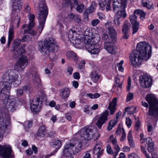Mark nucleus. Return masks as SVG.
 I'll use <instances>...</instances> for the list:
<instances>
[{
  "label": "nucleus",
  "instance_id": "6",
  "mask_svg": "<svg viewBox=\"0 0 158 158\" xmlns=\"http://www.w3.org/2000/svg\"><path fill=\"white\" fill-rule=\"evenodd\" d=\"M146 99L149 105L148 115L154 118H158V99L152 94L147 95Z\"/></svg>",
  "mask_w": 158,
  "mask_h": 158
},
{
  "label": "nucleus",
  "instance_id": "23",
  "mask_svg": "<svg viewBox=\"0 0 158 158\" xmlns=\"http://www.w3.org/2000/svg\"><path fill=\"white\" fill-rule=\"evenodd\" d=\"M68 20V19L65 18L64 15H58L57 25L60 26V27H63L64 24H66L67 23Z\"/></svg>",
  "mask_w": 158,
  "mask_h": 158
},
{
  "label": "nucleus",
  "instance_id": "60",
  "mask_svg": "<svg viewBox=\"0 0 158 158\" xmlns=\"http://www.w3.org/2000/svg\"><path fill=\"white\" fill-rule=\"evenodd\" d=\"M27 17L30 21H35L34 20L35 18V17L34 14L30 13H29Z\"/></svg>",
  "mask_w": 158,
  "mask_h": 158
},
{
  "label": "nucleus",
  "instance_id": "63",
  "mask_svg": "<svg viewBox=\"0 0 158 158\" xmlns=\"http://www.w3.org/2000/svg\"><path fill=\"white\" fill-rule=\"evenodd\" d=\"M100 22V21L98 19L92 20L91 22V24L93 26H97Z\"/></svg>",
  "mask_w": 158,
  "mask_h": 158
},
{
  "label": "nucleus",
  "instance_id": "36",
  "mask_svg": "<svg viewBox=\"0 0 158 158\" xmlns=\"http://www.w3.org/2000/svg\"><path fill=\"white\" fill-rule=\"evenodd\" d=\"M143 6L147 8L150 9L153 6L152 3L148 0H142Z\"/></svg>",
  "mask_w": 158,
  "mask_h": 158
},
{
  "label": "nucleus",
  "instance_id": "37",
  "mask_svg": "<svg viewBox=\"0 0 158 158\" xmlns=\"http://www.w3.org/2000/svg\"><path fill=\"white\" fill-rule=\"evenodd\" d=\"M97 5L94 1H93L91 3L90 6L87 9V13H91L95 9Z\"/></svg>",
  "mask_w": 158,
  "mask_h": 158
},
{
  "label": "nucleus",
  "instance_id": "32",
  "mask_svg": "<svg viewBox=\"0 0 158 158\" xmlns=\"http://www.w3.org/2000/svg\"><path fill=\"white\" fill-rule=\"evenodd\" d=\"M79 37V35L74 30H69L68 33V38L70 41L71 40L73 39L75 37Z\"/></svg>",
  "mask_w": 158,
  "mask_h": 158
},
{
  "label": "nucleus",
  "instance_id": "53",
  "mask_svg": "<svg viewBox=\"0 0 158 158\" xmlns=\"http://www.w3.org/2000/svg\"><path fill=\"white\" fill-rule=\"evenodd\" d=\"M128 158H140L139 155L135 153H132L128 155Z\"/></svg>",
  "mask_w": 158,
  "mask_h": 158
},
{
  "label": "nucleus",
  "instance_id": "49",
  "mask_svg": "<svg viewBox=\"0 0 158 158\" xmlns=\"http://www.w3.org/2000/svg\"><path fill=\"white\" fill-rule=\"evenodd\" d=\"M134 98L133 94L131 92L129 93L127 96L126 101L127 102H128L132 100Z\"/></svg>",
  "mask_w": 158,
  "mask_h": 158
},
{
  "label": "nucleus",
  "instance_id": "38",
  "mask_svg": "<svg viewBox=\"0 0 158 158\" xmlns=\"http://www.w3.org/2000/svg\"><path fill=\"white\" fill-rule=\"evenodd\" d=\"M134 14L136 15H137L139 16L140 18L141 19L144 18L145 15V13L143 10H135Z\"/></svg>",
  "mask_w": 158,
  "mask_h": 158
},
{
  "label": "nucleus",
  "instance_id": "50",
  "mask_svg": "<svg viewBox=\"0 0 158 158\" xmlns=\"http://www.w3.org/2000/svg\"><path fill=\"white\" fill-rule=\"evenodd\" d=\"M128 27L126 23H124L122 28L123 32L124 34L127 33Z\"/></svg>",
  "mask_w": 158,
  "mask_h": 158
},
{
  "label": "nucleus",
  "instance_id": "54",
  "mask_svg": "<svg viewBox=\"0 0 158 158\" xmlns=\"http://www.w3.org/2000/svg\"><path fill=\"white\" fill-rule=\"evenodd\" d=\"M141 149L142 152L145 155L147 158H151L150 156L147 153L144 148L143 146H141Z\"/></svg>",
  "mask_w": 158,
  "mask_h": 158
},
{
  "label": "nucleus",
  "instance_id": "52",
  "mask_svg": "<svg viewBox=\"0 0 158 158\" xmlns=\"http://www.w3.org/2000/svg\"><path fill=\"white\" fill-rule=\"evenodd\" d=\"M124 132H125L124 129L122 127H121L120 125H119L116 131L117 134L119 135L121 133L122 134Z\"/></svg>",
  "mask_w": 158,
  "mask_h": 158
},
{
  "label": "nucleus",
  "instance_id": "26",
  "mask_svg": "<svg viewBox=\"0 0 158 158\" xmlns=\"http://www.w3.org/2000/svg\"><path fill=\"white\" fill-rule=\"evenodd\" d=\"M46 40L44 41H39L38 43V49L41 52H46Z\"/></svg>",
  "mask_w": 158,
  "mask_h": 158
},
{
  "label": "nucleus",
  "instance_id": "59",
  "mask_svg": "<svg viewBox=\"0 0 158 158\" xmlns=\"http://www.w3.org/2000/svg\"><path fill=\"white\" fill-rule=\"evenodd\" d=\"M110 140L112 142L113 146L117 144L116 139L115 138H114L113 135L110 136Z\"/></svg>",
  "mask_w": 158,
  "mask_h": 158
},
{
  "label": "nucleus",
  "instance_id": "39",
  "mask_svg": "<svg viewBox=\"0 0 158 158\" xmlns=\"http://www.w3.org/2000/svg\"><path fill=\"white\" fill-rule=\"evenodd\" d=\"M117 123V121L113 120H110L108 124L107 130L108 131L111 130L112 128L114 127Z\"/></svg>",
  "mask_w": 158,
  "mask_h": 158
},
{
  "label": "nucleus",
  "instance_id": "33",
  "mask_svg": "<svg viewBox=\"0 0 158 158\" xmlns=\"http://www.w3.org/2000/svg\"><path fill=\"white\" fill-rule=\"evenodd\" d=\"M132 135V132L131 131H130L127 135V139L130 146L134 147H135V144Z\"/></svg>",
  "mask_w": 158,
  "mask_h": 158
},
{
  "label": "nucleus",
  "instance_id": "18",
  "mask_svg": "<svg viewBox=\"0 0 158 158\" xmlns=\"http://www.w3.org/2000/svg\"><path fill=\"white\" fill-rule=\"evenodd\" d=\"M123 80L124 79L123 77H115V84L113 87V89L116 92L117 91L118 93L121 92L122 84Z\"/></svg>",
  "mask_w": 158,
  "mask_h": 158
},
{
  "label": "nucleus",
  "instance_id": "5",
  "mask_svg": "<svg viewBox=\"0 0 158 158\" xmlns=\"http://www.w3.org/2000/svg\"><path fill=\"white\" fill-rule=\"evenodd\" d=\"M100 40L98 34H93L91 30L87 29L85 32L84 42L87 51L91 54H96L100 51V46L98 43Z\"/></svg>",
  "mask_w": 158,
  "mask_h": 158
},
{
  "label": "nucleus",
  "instance_id": "7",
  "mask_svg": "<svg viewBox=\"0 0 158 158\" xmlns=\"http://www.w3.org/2000/svg\"><path fill=\"white\" fill-rule=\"evenodd\" d=\"M3 107L0 109V110H2L4 112L2 114L6 117L10 118L9 115V112H13L17 108V104L15 101H13L9 103L8 101L6 103L3 104Z\"/></svg>",
  "mask_w": 158,
  "mask_h": 158
},
{
  "label": "nucleus",
  "instance_id": "48",
  "mask_svg": "<svg viewBox=\"0 0 158 158\" xmlns=\"http://www.w3.org/2000/svg\"><path fill=\"white\" fill-rule=\"evenodd\" d=\"M123 63L124 61L122 60L117 64V66L118 68L119 71L122 72H123L124 70V68L122 66Z\"/></svg>",
  "mask_w": 158,
  "mask_h": 158
},
{
  "label": "nucleus",
  "instance_id": "16",
  "mask_svg": "<svg viewBox=\"0 0 158 158\" xmlns=\"http://www.w3.org/2000/svg\"><path fill=\"white\" fill-rule=\"evenodd\" d=\"M123 4L127 6L126 0H113V9L114 11H116L122 9Z\"/></svg>",
  "mask_w": 158,
  "mask_h": 158
},
{
  "label": "nucleus",
  "instance_id": "15",
  "mask_svg": "<svg viewBox=\"0 0 158 158\" xmlns=\"http://www.w3.org/2000/svg\"><path fill=\"white\" fill-rule=\"evenodd\" d=\"M115 41L105 42L104 48L109 53L115 54L117 52V48L114 44Z\"/></svg>",
  "mask_w": 158,
  "mask_h": 158
},
{
  "label": "nucleus",
  "instance_id": "10",
  "mask_svg": "<svg viewBox=\"0 0 158 158\" xmlns=\"http://www.w3.org/2000/svg\"><path fill=\"white\" fill-rule=\"evenodd\" d=\"M2 110H0V131L4 132L5 130L10 124V118L5 116Z\"/></svg>",
  "mask_w": 158,
  "mask_h": 158
},
{
  "label": "nucleus",
  "instance_id": "13",
  "mask_svg": "<svg viewBox=\"0 0 158 158\" xmlns=\"http://www.w3.org/2000/svg\"><path fill=\"white\" fill-rule=\"evenodd\" d=\"M46 49L50 52H56L58 50L59 46L56 41L53 38L46 40Z\"/></svg>",
  "mask_w": 158,
  "mask_h": 158
},
{
  "label": "nucleus",
  "instance_id": "17",
  "mask_svg": "<svg viewBox=\"0 0 158 158\" xmlns=\"http://www.w3.org/2000/svg\"><path fill=\"white\" fill-rule=\"evenodd\" d=\"M108 113V110H106L101 115L99 118L96 124L99 129L101 128L102 125L107 120Z\"/></svg>",
  "mask_w": 158,
  "mask_h": 158
},
{
  "label": "nucleus",
  "instance_id": "4",
  "mask_svg": "<svg viewBox=\"0 0 158 158\" xmlns=\"http://www.w3.org/2000/svg\"><path fill=\"white\" fill-rule=\"evenodd\" d=\"M39 24L37 26V30L35 31L32 29L26 30L22 34H29L32 36H39L41 33L44 27L46 20L48 15V8L44 0H40L39 4Z\"/></svg>",
  "mask_w": 158,
  "mask_h": 158
},
{
  "label": "nucleus",
  "instance_id": "58",
  "mask_svg": "<svg viewBox=\"0 0 158 158\" xmlns=\"http://www.w3.org/2000/svg\"><path fill=\"white\" fill-rule=\"evenodd\" d=\"M131 86V79L129 77L128 78L127 81V91H129L130 90Z\"/></svg>",
  "mask_w": 158,
  "mask_h": 158
},
{
  "label": "nucleus",
  "instance_id": "9",
  "mask_svg": "<svg viewBox=\"0 0 158 158\" xmlns=\"http://www.w3.org/2000/svg\"><path fill=\"white\" fill-rule=\"evenodd\" d=\"M11 146L7 144L0 145V156L4 158H13L14 155L12 153Z\"/></svg>",
  "mask_w": 158,
  "mask_h": 158
},
{
  "label": "nucleus",
  "instance_id": "22",
  "mask_svg": "<svg viewBox=\"0 0 158 158\" xmlns=\"http://www.w3.org/2000/svg\"><path fill=\"white\" fill-rule=\"evenodd\" d=\"M108 33L112 39V41H116L117 39V33L113 27H109L108 28Z\"/></svg>",
  "mask_w": 158,
  "mask_h": 158
},
{
  "label": "nucleus",
  "instance_id": "29",
  "mask_svg": "<svg viewBox=\"0 0 158 158\" xmlns=\"http://www.w3.org/2000/svg\"><path fill=\"white\" fill-rule=\"evenodd\" d=\"M14 38V27L13 26L10 27L9 30L8 45L9 46Z\"/></svg>",
  "mask_w": 158,
  "mask_h": 158
},
{
  "label": "nucleus",
  "instance_id": "34",
  "mask_svg": "<svg viewBox=\"0 0 158 158\" xmlns=\"http://www.w3.org/2000/svg\"><path fill=\"white\" fill-rule=\"evenodd\" d=\"M136 107L131 106L126 108L125 109L124 113L126 112L129 114H132L136 112Z\"/></svg>",
  "mask_w": 158,
  "mask_h": 158
},
{
  "label": "nucleus",
  "instance_id": "51",
  "mask_svg": "<svg viewBox=\"0 0 158 158\" xmlns=\"http://www.w3.org/2000/svg\"><path fill=\"white\" fill-rule=\"evenodd\" d=\"M74 20L78 24H80L81 23L82 20L81 19V17L80 15H75Z\"/></svg>",
  "mask_w": 158,
  "mask_h": 158
},
{
  "label": "nucleus",
  "instance_id": "8",
  "mask_svg": "<svg viewBox=\"0 0 158 158\" xmlns=\"http://www.w3.org/2000/svg\"><path fill=\"white\" fill-rule=\"evenodd\" d=\"M22 8V4L19 1L15 2L12 6V13L13 14L12 20L17 24V27H18L20 20V18L18 16V14L16 13L19 11Z\"/></svg>",
  "mask_w": 158,
  "mask_h": 158
},
{
  "label": "nucleus",
  "instance_id": "57",
  "mask_svg": "<svg viewBox=\"0 0 158 158\" xmlns=\"http://www.w3.org/2000/svg\"><path fill=\"white\" fill-rule=\"evenodd\" d=\"M106 151L107 153L110 155L113 154V152L112 149L111 148L110 145L108 144L106 147Z\"/></svg>",
  "mask_w": 158,
  "mask_h": 158
},
{
  "label": "nucleus",
  "instance_id": "31",
  "mask_svg": "<svg viewBox=\"0 0 158 158\" xmlns=\"http://www.w3.org/2000/svg\"><path fill=\"white\" fill-rule=\"evenodd\" d=\"M60 93V95L62 98H67L69 95L70 91L69 89L65 88L61 90Z\"/></svg>",
  "mask_w": 158,
  "mask_h": 158
},
{
  "label": "nucleus",
  "instance_id": "46",
  "mask_svg": "<svg viewBox=\"0 0 158 158\" xmlns=\"http://www.w3.org/2000/svg\"><path fill=\"white\" fill-rule=\"evenodd\" d=\"M107 3L106 1L105 0H102L100 2L99 4L100 9L102 10H104L106 7Z\"/></svg>",
  "mask_w": 158,
  "mask_h": 158
},
{
  "label": "nucleus",
  "instance_id": "40",
  "mask_svg": "<svg viewBox=\"0 0 158 158\" xmlns=\"http://www.w3.org/2000/svg\"><path fill=\"white\" fill-rule=\"evenodd\" d=\"M33 81L37 85H38L41 84V80L38 74H36L35 75H34L33 77Z\"/></svg>",
  "mask_w": 158,
  "mask_h": 158
},
{
  "label": "nucleus",
  "instance_id": "1",
  "mask_svg": "<svg viewBox=\"0 0 158 158\" xmlns=\"http://www.w3.org/2000/svg\"><path fill=\"white\" fill-rule=\"evenodd\" d=\"M98 138L97 134L94 132L89 127H85L75 134V138L73 140L66 144L63 150L64 156L73 158L72 155L78 152L81 149L82 146L81 141L86 139H94V140Z\"/></svg>",
  "mask_w": 158,
  "mask_h": 158
},
{
  "label": "nucleus",
  "instance_id": "55",
  "mask_svg": "<svg viewBox=\"0 0 158 158\" xmlns=\"http://www.w3.org/2000/svg\"><path fill=\"white\" fill-rule=\"evenodd\" d=\"M26 45H23L21 46L18 50V52L19 54H22L24 53H25L26 51L25 49Z\"/></svg>",
  "mask_w": 158,
  "mask_h": 158
},
{
  "label": "nucleus",
  "instance_id": "12",
  "mask_svg": "<svg viewBox=\"0 0 158 158\" xmlns=\"http://www.w3.org/2000/svg\"><path fill=\"white\" fill-rule=\"evenodd\" d=\"M42 104L40 98H34L30 104V107L34 114L39 113L41 110Z\"/></svg>",
  "mask_w": 158,
  "mask_h": 158
},
{
  "label": "nucleus",
  "instance_id": "45",
  "mask_svg": "<svg viewBox=\"0 0 158 158\" xmlns=\"http://www.w3.org/2000/svg\"><path fill=\"white\" fill-rule=\"evenodd\" d=\"M102 39L106 42H111L112 41V39L111 37H110L108 36L107 33H104L102 35Z\"/></svg>",
  "mask_w": 158,
  "mask_h": 158
},
{
  "label": "nucleus",
  "instance_id": "19",
  "mask_svg": "<svg viewBox=\"0 0 158 158\" xmlns=\"http://www.w3.org/2000/svg\"><path fill=\"white\" fill-rule=\"evenodd\" d=\"M73 5H71V9L74 8L79 13H81L84 9V6L81 3L78 2V0H73Z\"/></svg>",
  "mask_w": 158,
  "mask_h": 158
},
{
  "label": "nucleus",
  "instance_id": "56",
  "mask_svg": "<svg viewBox=\"0 0 158 158\" xmlns=\"http://www.w3.org/2000/svg\"><path fill=\"white\" fill-rule=\"evenodd\" d=\"M32 125V122L31 121H27L24 123V126L25 128H30Z\"/></svg>",
  "mask_w": 158,
  "mask_h": 158
},
{
  "label": "nucleus",
  "instance_id": "43",
  "mask_svg": "<svg viewBox=\"0 0 158 158\" xmlns=\"http://www.w3.org/2000/svg\"><path fill=\"white\" fill-rule=\"evenodd\" d=\"M86 95L87 96L89 97L91 99H96L100 96V94L98 93H95L94 94L92 93L87 94Z\"/></svg>",
  "mask_w": 158,
  "mask_h": 158
},
{
  "label": "nucleus",
  "instance_id": "27",
  "mask_svg": "<svg viewBox=\"0 0 158 158\" xmlns=\"http://www.w3.org/2000/svg\"><path fill=\"white\" fill-rule=\"evenodd\" d=\"M46 134V127L44 125L41 126L37 133V135L40 137H44Z\"/></svg>",
  "mask_w": 158,
  "mask_h": 158
},
{
  "label": "nucleus",
  "instance_id": "11",
  "mask_svg": "<svg viewBox=\"0 0 158 158\" xmlns=\"http://www.w3.org/2000/svg\"><path fill=\"white\" fill-rule=\"evenodd\" d=\"M28 59L26 56H23L19 59L14 65L15 70L18 72L22 71L27 66Z\"/></svg>",
  "mask_w": 158,
  "mask_h": 158
},
{
  "label": "nucleus",
  "instance_id": "14",
  "mask_svg": "<svg viewBox=\"0 0 158 158\" xmlns=\"http://www.w3.org/2000/svg\"><path fill=\"white\" fill-rule=\"evenodd\" d=\"M139 82L142 87L148 88L152 85V79L148 75L141 76L139 77Z\"/></svg>",
  "mask_w": 158,
  "mask_h": 158
},
{
  "label": "nucleus",
  "instance_id": "62",
  "mask_svg": "<svg viewBox=\"0 0 158 158\" xmlns=\"http://www.w3.org/2000/svg\"><path fill=\"white\" fill-rule=\"evenodd\" d=\"M35 26V21H30L27 30L32 29Z\"/></svg>",
  "mask_w": 158,
  "mask_h": 158
},
{
  "label": "nucleus",
  "instance_id": "21",
  "mask_svg": "<svg viewBox=\"0 0 158 158\" xmlns=\"http://www.w3.org/2000/svg\"><path fill=\"white\" fill-rule=\"evenodd\" d=\"M66 56L70 60L76 61L78 59L77 54L72 51H69L66 53Z\"/></svg>",
  "mask_w": 158,
  "mask_h": 158
},
{
  "label": "nucleus",
  "instance_id": "35",
  "mask_svg": "<svg viewBox=\"0 0 158 158\" xmlns=\"http://www.w3.org/2000/svg\"><path fill=\"white\" fill-rule=\"evenodd\" d=\"M120 19L114 17L113 24L114 25L115 28H117V31H120V25L121 23L119 20Z\"/></svg>",
  "mask_w": 158,
  "mask_h": 158
},
{
  "label": "nucleus",
  "instance_id": "44",
  "mask_svg": "<svg viewBox=\"0 0 158 158\" xmlns=\"http://www.w3.org/2000/svg\"><path fill=\"white\" fill-rule=\"evenodd\" d=\"M21 43V40L19 39H17L14 40L13 44L12 45L13 48H14L13 51L15 50V48L19 45Z\"/></svg>",
  "mask_w": 158,
  "mask_h": 158
},
{
  "label": "nucleus",
  "instance_id": "47",
  "mask_svg": "<svg viewBox=\"0 0 158 158\" xmlns=\"http://www.w3.org/2000/svg\"><path fill=\"white\" fill-rule=\"evenodd\" d=\"M132 25V34H134L136 33L139 29V23H136Z\"/></svg>",
  "mask_w": 158,
  "mask_h": 158
},
{
  "label": "nucleus",
  "instance_id": "24",
  "mask_svg": "<svg viewBox=\"0 0 158 158\" xmlns=\"http://www.w3.org/2000/svg\"><path fill=\"white\" fill-rule=\"evenodd\" d=\"M117 105V98H115L113 99L111 102L110 103L108 109L110 111L111 114H113L116 110V106Z\"/></svg>",
  "mask_w": 158,
  "mask_h": 158
},
{
  "label": "nucleus",
  "instance_id": "41",
  "mask_svg": "<svg viewBox=\"0 0 158 158\" xmlns=\"http://www.w3.org/2000/svg\"><path fill=\"white\" fill-rule=\"evenodd\" d=\"M137 16L134 14L130 15L129 19L130 21L132 24L138 23V22L137 21Z\"/></svg>",
  "mask_w": 158,
  "mask_h": 158
},
{
  "label": "nucleus",
  "instance_id": "20",
  "mask_svg": "<svg viewBox=\"0 0 158 158\" xmlns=\"http://www.w3.org/2000/svg\"><path fill=\"white\" fill-rule=\"evenodd\" d=\"M126 5L123 4V6L122 9L121 10L116 11L114 17L119 19H123L127 16V14L125 11Z\"/></svg>",
  "mask_w": 158,
  "mask_h": 158
},
{
  "label": "nucleus",
  "instance_id": "2",
  "mask_svg": "<svg viewBox=\"0 0 158 158\" xmlns=\"http://www.w3.org/2000/svg\"><path fill=\"white\" fill-rule=\"evenodd\" d=\"M151 46L146 42H141L137 46L130 56L132 64L136 67L141 65L144 60H148L151 55Z\"/></svg>",
  "mask_w": 158,
  "mask_h": 158
},
{
  "label": "nucleus",
  "instance_id": "64",
  "mask_svg": "<svg viewBox=\"0 0 158 158\" xmlns=\"http://www.w3.org/2000/svg\"><path fill=\"white\" fill-rule=\"evenodd\" d=\"M141 126V123L140 121L138 120L135 122V129L136 131H138Z\"/></svg>",
  "mask_w": 158,
  "mask_h": 158
},
{
  "label": "nucleus",
  "instance_id": "61",
  "mask_svg": "<svg viewBox=\"0 0 158 158\" xmlns=\"http://www.w3.org/2000/svg\"><path fill=\"white\" fill-rule=\"evenodd\" d=\"M126 123L128 127H130L131 125V120L129 118H127L126 120Z\"/></svg>",
  "mask_w": 158,
  "mask_h": 158
},
{
  "label": "nucleus",
  "instance_id": "3",
  "mask_svg": "<svg viewBox=\"0 0 158 158\" xmlns=\"http://www.w3.org/2000/svg\"><path fill=\"white\" fill-rule=\"evenodd\" d=\"M18 77L19 75L15 70H8L4 73L1 83L3 88L0 91V100L2 101L3 104L9 100L11 84L17 81Z\"/></svg>",
  "mask_w": 158,
  "mask_h": 158
},
{
  "label": "nucleus",
  "instance_id": "25",
  "mask_svg": "<svg viewBox=\"0 0 158 158\" xmlns=\"http://www.w3.org/2000/svg\"><path fill=\"white\" fill-rule=\"evenodd\" d=\"M81 37L79 35V37L78 36L75 37L73 39L71 40L70 42L74 45L75 47L78 48H81L82 47L81 44L83 43L81 42Z\"/></svg>",
  "mask_w": 158,
  "mask_h": 158
},
{
  "label": "nucleus",
  "instance_id": "28",
  "mask_svg": "<svg viewBox=\"0 0 158 158\" xmlns=\"http://www.w3.org/2000/svg\"><path fill=\"white\" fill-rule=\"evenodd\" d=\"M101 147V143H100V144H96L94 149V153L97 155V157H99L103 153V150L100 151V149Z\"/></svg>",
  "mask_w": 158,
  "mask_h": 158
},
{
  "label": "nucleus",
  "instance_id": "42",
  "mask_svg": "<svg viewBox=\"0 0 158 158\" xmlns=\"http://www.w3.org/2000/svg\"><path fill=\"white\" fill-rule=\"evenodd\" d=\"M61 146V142L60 140H56L54 142L53 145V147L56 148L55 151L56 152L57 150L59 149Z\"/></svg>",
  "mask_w": 158,
  "mask_h": 158
},
{
  "label": "nucleus",
  "instance_id": "30",
  "mask_svg": "<svg viewBox=\"0 0 158 158\" xmlns=\"http://www.w3.org/2000/svg\"><path fill=\"white\" fill-rule=\"evenodd\" d=\"M90 76L92 80L95 83L98 81L100 77L97 71H93L92 72Z\"/></svg>",
  "mask_w": 158,
  "mask_h": 158
}]
</instances>
